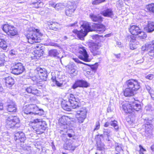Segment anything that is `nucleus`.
<instances>
[{"instance_id": "obj_1", "label": "nucleus", "mask_w": 154, "mask_h": 154, "mask_svg": "<svg viewBox=\"0 0 154 154\" xmlns=\"http://www.w3.org/2000/svg\"><path fill=\"white\" fill-rule=\"evenodd\" d=\"M81 26L82 28L81 30L76 31L78 37L81 40L84 39V37L89 32L95 31L99 33H101L106 29V26L103 24H93L91 26L90 23L86 22H84Z\"/></svg>"}, {"instance_id": "obj_2", "label": "nucleus", "mask_w": 154, "mask_h": 154, "mask_svg": "<svg viewBox=\"0 0 154 154\" xmlns=\"http://www.w3.org/2000/svg\"><path fill=\"white\" fill-rule=\"evenodd\" d=\"M44 111L43 109H39L35 104H30L24 106L23 108L22 113L31 118L33 116L43 114Z\"/></svg>"}, {"instance_id": "obj_3", "label": "nucleus", "mask_w": 154, "mask_h": 154, "mask_svg": "<svg viewBox=\"0 0 154 154\" xmlns=\"http://www.w3.org/2000/svg\"><path fill=\"white\" fill-rule=\"evenodd\" d=\"M80 100L78 97H75L73 94H71L69 99V102L64 101L61 103L62 108L65 110L69 111L71 108L75 109L79 107V102Z\"/></svg>"}, {"instance_id": "obj_4", "label": "nucleus", "mask_w": 154, "mask_h": 154, "mask_svg": "<svg viewBox=\"0 0 154 154\" xmlns=\"http://www.w3.org/2000/svg\"><path fill=\"white\" fill-rule=\"evenodd\" d=\"M29 125L32 126L34 131L38 134H41L47 128L46 122L42 121V119H36L30 121Z\"/></svg>"}, {"instance_id": "obj_5", "label": "nucleus", "mask_w": 154, "mask_h": 154, "mask_svg": "<svg viewBox=\"0 0 154 154\" xmlns=\"http://www.w3.org/2000/svg\"><path fill=\"white\" fill-rule=\"evenodd\" d=\"M138 101L133 100V101L129 103L127 102H124L121 103L120 107L124 111L127 113H131L134 112V111H138L141 108L140 104L138 103Z\"/></svg>"}, {"instance_id": "obj_6", "label": "nucleus", "mask_w": 154, "mask_h": 154, "mask_svg": "<svg viewBox=\"0 0 154 154\" xmlns=\"http://www.w3.org/2000/svg\"><path fill=\"white\" fill-rule=\"evenodd\" d=\"M42 34L39 32V30L38 29H35L34 30L31 31L28 33L26 37L28 42L30 44L40 42L41 40V37Z\"/></svg>"}, {"instance_id": "obj_7", "label": "nucleus", "mask_w": 154, "mask_h": 154, "mask_svg": "<svg viewBox=\"0 0 154 154\" xmlns=\"http://www.w3.org/2000/svg\"><path fill=\"white\" fill-rule=\"evenodd\" d=\"M20 125V120L17 116H10L6 120V127L8 129H17Z\"/></svg>"}, {"instance_id": "obj_8", "label": "nucleus", "mask_w": 154, "mask_h": 154, "mask_svg": "<svg viewBox=\"0 0 154 154\" xmlns=\"http://www.w3.org/2000/svg\"><path fill=\"white\" fill-rule=\"evenodd\" d=\"M88 45L90 51L94 56L99 55L101 54V45L100 44L89 42Z\"/></svg>"}, {"instance_id": "obj_9", "label": "nucleus", "mask_w": 154, "mask_h": 154, "mask_svg": "<svg viewBox=\"0 0 154 154\" xmlns=\"http://www.w3.org/2000/svg\"><path fill=\"white\" fill-rule=\"evenodd\" d=\"M11 73L16 75L22 73L25 70V68L23 64L19 62L14 63L11 67Z\"/></svg>"}, {"instance_id": "obj_10", "label": "nucleus", "mask_w": 154, "mask_h": 154, "mask_svg": "<svg viewBox=\"0 0 154 154\" xmlns=\"http://www.w3.org/2000/svg\"><path fill=\"white\" fill-rule=\"evenodd\" d=\"M2 29L8 35L14 36L17 35V33L16 28L13 26L8 24H5L3 25Z\"/></svg>"}, {"instance_id": "obj_11", "label": "nucleus", "mask_w": 154, "mask_h": 154, "mask_svg": "<svg viewBox=\"0 0 154 154\" xmlns=\"http://www.w3.org/2000/svg\"><path fill=\"white\" fill-rule=\"evenodd\" d=\"M126 84L127 87L134 91H137L140 88V83L136 79H130L126 82Z\"/></svg>"}, {"instance_id": "obj_12", "label": "nucleus", "mask_w": 154, "mask_h": 154, "mask_svg": "<svg viewBox=\"0 0 154 154\" xmlns=\"http://www.w3.org/2000/svg\"><path fill=\"white\" fill-rule=\"evenodd\" d=\"M146 122V123L143 125L145 128L144 135L148 138H150L152 136V125L151 124V120H148L147 121V120L146 119L145 122Z\"/></svg>"}, {"instance_id": "obj_13", "label": "nucleus", "mask_w": 154, "mask_h": 154, "mask_svg": "<svg viewBox=\"0 0 154 154\" xmlns=\"http://www.w3.org/2000/svg\"><path fill=\"white\" fill-rule=\"evenodd\" d=\"M35 72L37 73L40 79L44 81L47 80L48 72L47 70L45 68L37 67L35 71Z\"/></svg>"}, {"instance_id": "obj_14", "label": "nucleus", "mask_w": 154, "mask_h": 154, "mask_svg": "<svg viewBox=\"0 0 154 154\" xmlns=\"http://www.w3.org/2000/svg\"><path fill=\"white\" fill-rule=\"evenodd\" d=\"M77 8L75 2H69L67 4V7L66 11V14L68 16H71Z\"/></svg>"}, {"instance_id": "obj_15", "label": "nucleus", "mask_w": 154, "mask_h": 154, "mask_svg": "<svg viewBox=\"0 0 154 154\" xmlns=\"http://www.w3.org/2000/svg\"><path fill=\"white\" fill-rule=\"evenodd\" d=\"M89 85V84L86 81L83 80H78L72 86V88L75 89L78 87L87 88Z\"/></svg>"}, {"instance_id": "obj_16", "label": "nucleus", "mask_w": 154, "mask_h": 154, "mask_svg": "<svg viewBox=\"0 0 154 154\" xmlns=\"http://www.w3.org/2000/svg\"><path fill=\"white\" fill-rule=\"evenodd\" d=\"M81 49V50H80L79 52L81 55L79 56V58L84 61L90 62L91 60L89 58V56L85 48L84 47H82Z\"/></svg>"}, {"instance_id": "obj_17", "label": "nucleus", "mask_w": 154, "mask_h": 154, "mask_svg": "<svg viewBox=\"0 0 154 154\" xmlns=\"http://www.w3.org/2000/svg\"><path fill=\"white\" fill-rule=\"evenodd\" d=\"M26 91L28 93L32 94L37 96H39L41 92L35 87L30 86L27 87L25 89Z\"/></svg>"}, {"instance_id": "obj_18", "label": "nucleus", "mask_w": 154, "mask_h": 154, "mask_svg": "<svg viewBox=\"0 0 154 154\" xmlns=\"http://www.w3.org/2000/svg\"><path fill=\"white\" fill-rule=\"evenodd\" d=\"M6 109L9 112H15L17 110V107L15 103L11 101L8 102V104L6 106Z\"/></svg>"}, {"instance_id": "obj_19", "label": "nucleus", "mask_w": 154, "mask_h": 154, "mask_svg": "<svg viewBox=\"0 0 154 154\" xmlns=\"http://www.w3.org/2000/svg\"><path fill=\"white\" fill-rule=\"evenodd\" d=\"M67 140L64 144L63 147L65 149L74 151L76 148L75 146L72 144L73 141L70 139Z\"/></svg>"}, {"instance_id": "obj_20", "label": "nucleus", "mask_w": 154, "mask_h": 154, "mask_svg": "<svg viewBox=\"0 0 154 154\" xmlns=\"http://www.w3.org/2000/svg\"><path fill=\"white\" fill-rule=\"evenodd\" d=\"M14 139L15 140H19L21 142H24L26 140L25 134L22 131H19L15 133Z\"/></svg>"}, {"instance_id": "obj_21", "label": "nucleus", "mask_w": 154, "mask_h": 154, "mask_svg": "<svg viewBox=\"0 0 154 154\" xmlns=\"http://www.w3.org/2000/svg\"><path fill=\"white\" fill-rule=\"evenodd\" d=\"M101 14L105 17L112 18L114 15L112 10L111 8H107L100 12Z\"/></svg>"}, {"instance_id": "obj_22", "label": "nucleus", "mask_w": 154, "mask_h": 154, "mask_svg": "<svg viewBox=\"0 0 154 154\" xmlns=\"http://www.w3.org/2000/svg\"><path fill=\"white\" fill-rule=\"evenodd\" d=\"M129 30L132 35H137L140 32L141 29L137 26L133 25L130 26Z\"/></svg>"}, {"instance_id": "obj_23", "label": "nucleus", "mask_w": 154, "mask_h": 154, "mask_svg": "<svg viewBox=\"0 0 154 154\" xmlns=\"http://www.w3.org/2000/svg\"><path fill=\"white\" fill-rule=\"evenodd\" d=\"M5 84L7 87L11 88L14 84V79L11 76H8L5 78Z\"/></svg>"}, {"instance_id": "obj_24", "label": "nucleus", "mask_w": 154, "mask_h": 154, "mask_svg": "<svg viewBox=\"0 0 154 154\" xmlns=\"http://www.w3.org/2000/svg\"><path fill=\"white\" fill-rule=\"evenodd\" d=\"M89 17L91 20L94 22L100 23L103 21V17L99 15L91 14H90Z\"/></svg>"}, {"instance_id": "obj_25", "label": "nucleus", "mask_w": 154, "mask_h": 154, "mask_svg": "<svg viewBox=\"0 0 154 154\" xmlns=\"http://www.w3.org/2000/svg\"><path fill=\"white\" fill-rule=\"evenodd\" d=\"M68 119V118L67 116H62L59 120L60 125L61 126H63L64 128H67V121Z\"/></svg>"}, {"instance_id": "obj_26", "label": "nucleus", "mask_w": 154, "mask_h": 154, "mask_svg": "<svg viewBox=\"0 0 154 154\" xmlns=\"http://www.w3.org/2000/svg\"><path fill=\"white\" fill-rule=\"evenodd\" d=\"M48 24L50 29L54 30L57 31L60 28L59 24L56 22H48Z\"/></svg>"}, {"instance_id": "obj_27", "label": "nucleus", "mask_w": 154, "mask_h": 154, "mask_svg": "<svg viewBox=\"0 0 154 154\" xmlns=\"http://www.w3.org/2000/svg\"><path fill=\"white\" fill-rule=\"evenodd\" d=\"M110 125L111 126L114 127L115 130H118L119 129V126L117 121L115 120L111 121L109 122H106L104 125V126L105 127H109Z\"/></svg>"}, {"instance_id": "obj_28", "label": "nucleus", "mask_w": 154, "mask_h": 154, "mask_svg": "<svg viewBox=\"0 0 154 154\" xmlns=\"http://www.w3.org/2000/svg\"><path fill=\"white\" fill-rule=\"evenodd\" d=\"M87 113L86 108L83 107L81 108L79 110L77 111L76 115L86 118Z\"/></svg>"}, {"instance_id": "obj_29", "label": "nucleus", "mask_w": 154, "mask_h": 154, "mask_svg": "<svg viewBox=\"0 0 154 154\" xmlns=\"http://www.w3.org/2000/svg\"><path fill=\"white\" fill-rule=\"evenodd\" d=\"M134 91L127 87L124 91V95L125 97L131 96L134 95Z\"/></svg>"}, {"instance_id": "obj_30", "label": "nucleus", "mask_w": 154, "mask_h": 154, "mask_svg": "<svg viewBox=\"0 0 154 154\" xmlns=\"http://www.w3.org/2000/svg\"><path fill=\"white\" fill-rule=\"evenodd\" d=\"M31 5L33 7L38 8L42 7L43 5V3L40 0H37L35 2H32Z\"/></svg>"}, {"instance_id": "obj_31", "label": "nucleus", "mask_w": 154, "mask_h": 154, "mask_svg": "<svg viewBox=\"0 0 154 154\" xmlns=\"http://www.w3.org/2000/svg\"><path fill=\"white\" fill-rule=\"evenodd\" d=\"M146 30L148 32H151L154 31V23L149 22L148 23L146 27Z\"/></svg>"}, {"instance_id": "obj_32", "label": "nucleus", "mask_w": 154, "mask_h": 154, "mask_svg": "<svg viewBox=\"0 0 154 154\" xmlns=\"http://www.w3.org/2000/svg\"><path fill=\"white\" fill-rule=\"evenodd\" d=\"M7 47L8 46L5 40L0 38V48L4 50H6Z\"/></svg>"}, {"instance_id": "obj_33", "label": "nucleus", "mask_w": 154, "mask_h": 154, "mask_svg": "<svg viewBox=\"0 0 154 154\" xmlns=\"http://www.w3.org/2000/svg\"><path fill=\"white\" fill-rule=\"evenodd\" d=\"M59 54V51L56 49L51 50L49 51V55L51 57H57Z\"/></svg>"}, {"instance_id": "obj_34", "label": "nucleus", "mask_w": 154, "mask_h": 154, "mask_svg": "<svg viewBox=\"0 0 154 154\" xmlns=\"http://www.w3.org/2000/svg\"><path fill=\"white\" fill-rule=\"evenodd\" d=\"M43 51L42 50H35L34 51L35 55L34 57H35L36 59H38L42 55Z\"/></svg>"}, {"instance_id": "obj_35", "label": "nucleus", "mask_w": 154, "mask_h": 154, "mask_svg": "<svg viewBox=\"0 0 154 154\" xmlns=\"http://www.w3.org/2000/svg\"><path fill=\"white\" fill-rule=\"evenodd\" d=\"M110 131L109 129H104L103 131V134H101L100 135V137H110Z\"/></svg>"}, {"instance_id": "obj_36", "label": "nucleus", "mask_w": 154, "mask_h": 154, "mask_svg": "<svg viewBox=\"0 0 154 154\" xmlns=\"http://www.w3.org/2000/svg\"><path fill=\"white\" fill-rule=\"evenodd\" d=\"M5 56L4 54L0 53V67L4 66Z\"/></svg>"}, {"instance_id": "obj_37", "label": "nucleus", "mask_w": 154, "mask_h": 154, "mask_svg": "<svg viewBox=\"0 0 154 154\" xmlns=\"http://www.w3.org/2000/svg\"><path fill=\"white\" fill-rule=\"evenodd\" d=\"M69 72L71 74L74 73L75 71L74 66L72 64H69L67 66Z\"/></svg>"}, {"instance_id": "obj_38", "label": "nucleus", "mask_w": 154, "mask_h": 154, "mask_svg": "<svg viewBox=\"0 0 154 154\" xmlns=\"http://www.w3.org/2000/svg\"><path fill=\"white\" fill-rule=\"evenodd\" d=\"M146 7L148 11L154 13V3L149 4Z\"/></svg>"}, {"instance_id": "obj_39", "label": "nucleus", "mask_w": 154, "mask_h": 154, "mask_svg": "<svg viewBox=\"0 0 154 154\" xmlns=\"http://www.w3.org/2000/svg\"><path fill=\"white\" fill-rule=\"evenodd\" d=\"M138 37L141 39H145L147 35L141 29V31L137 34Z\"/></svg>"}, {"instance_id": "obj_40", "label": "nucleus", "mask_w": 154, "mask_h": 154, "mask_svg": "<svg viewBox=\"0 0 154 154\" xmlns=\"http://www.w3.org/2000/svg\"><path fill=\"white\" fill-rule=\"evenodd\" d=\"M147 50L153 51L154 49V42H152L149 44H147Z\"/></svg>"}, {"instance_id": "obj_41", "label": "nucleus", "mask_w": 154, "mask_h": 154, "mask_svg": "<svg viewBox=\"0 0 154 154\" xmlns=\"http://www.w3.org/2000/svg\"><path fill=\"white\" fill-rule=\"evenodd\" d=\"M64 3H59L56 4L55 5V8L57 10H59L61 8H63L65 6L64 5Z\"/></svg>"}, {"instance_id": "obj_42", "label": "nucleus", "mask_w": 154, "mask_h": 154, "mask_svg": "<svg viewBox=\"0 0 154 154\" xmlns=\"http://www.w3.org/2000/svg\"><path fill=\"white\" fill-rule=\"evenodd\" d=\"M128 39L129 41H130L131 43H134L136 41L135 37L133 35H129L128 37Z\"/></svg>"}, {"instance_id": "obj_43", "label": "nucleus", "mask_w": 154, "mask_h": 154, "mask_svg": "<svg viewBox=\"0 0 154 154\" xmlns=\"http://www.w3.org/2000/svg\"><path fill=\"white\" fill-rule=\"evenodd\" d=\"M76 117L77 120L79 122V123H82L83 122L85 119V117H84L83 116H79L76 115Z\"/></svg>"}, {"instance_id": "obj_44", "label": "nucleus", "mask_w": 154, "mask_h": 154, "mask_svg": "<svg viewBox=\"0 0 154 154\" xmlns=\"http://www.w3.org/2000/svg\"><path fill=\"white\" fill-rule=\"evenodd\" d=\"M2 137L3 140L5 141L8 140L9 136L7 133L6 132H4L2 134Z\"/></svg>"}, {"instance_id": "obj_45", "label": "nucleus", "mask_w": 154, "mask_h": 154, "mask_svg": "<svg viewBox=\"0 0 154 154\" xmlns=\"http://www.w3.org/2000/svg\"><path fill=\"white\" fill-rule=\"evenodd\" d=\"M105 1V0H94L92 2V4L93 5H97Z\"/></svg>"}, {"instance_id": "obj_46", "label": "nucleus", "mask_w": 154, "mask_h": 154, "mask_svg": "<svg viewBox=\"0 0 154 154\" xmlns=\"http://www.w3.org/2000/svg\"><path fill=\"white\" fill-rule=\"evenodd\" d=\"M140 149L139 150V154H144V152L146 151V150L142 146L140 145L139 146Z\"/></svg>"}, {"instance_id": "obj_47", "label": "nucleus", "mask_w": 154, "mask_h": 154, "mask_svg": "<svg viewBox=\"0 0 154 154\" xmlns=\"http://www.w3.org/2000/svg\"><path fill=\"white\" fill-rule=\"evenodd\" d=\"M104 144L103 143L99 144L97 143V149L99 150H102L104 148Z\"/></svg>"}, {"instance_id": "obj_48", "label": "nucleus", "mask_w": 154, "mask_h": 154, "mask_svg": "<svg viewBox=\"0 0 154 154\" xmlns=\"http://www.w3.org/2000/svg\"><path fill=\"white\" fill-rule=\"evenodd\" d=\"M100 122L99 121H97L96 122L95 128L94 129V131H95L98 130L100 128Z\"/></svg>"}, {"instance_id": "obj_49", "label": "nucleus", "mask_w": 154, "mask_h": 154, "mask_svg": "<svg viewBox=\"0 0 154 154\" xmlns=\"http://www.w3.org/2000/svg\"><path fill=\"white\" fill-rule=\"evenodd\" d=\"M72 59L76 63H80L84 65H89L88 64L85 63H83L82 61H80L78 58H72Z\"/></svg>"}, {"instance_id": "obj_50", "label": "nucleus", "mask_w": 154, "mask_h": 154, "mask_svg": "<svg viewBox=\"0 0 154 154\" xmlns=\"http://www.w3.org/2000/svg\"><path fill=\"white\" fill-rule=\"evenodd\" d=\"M34 47L35 48L37 49V50H42V49H41L42 46H41V45H40V44H38L34 45Z\"/></svg>"}, {"instance_id": "obj_51", "label": "nucleus", "mask_w": 154, "mask_h": 154, "mask_svg": "<svg viewBox=\"0 0 154 154\" xmlns=\"http://www.w3.org/2000/svg\"><path fill=\"white\" fill-rule=\"evenodd\" d=\"M30 100L31 102L34 103H37L38 100L35 97H33L30 98Z\"/></svg>"}, {"instance_id": "obj_52", "label": "nucleus", "mask_w": 154, "mask_h": 154, "mask_svg": "<svg viewBox=\"0 0 154 154\" xmlns=\"http://www.w3.org/2000/svg\"><path fill=\"white\" fill-rule=\"evenodd\" d=\"M146 90L150 94L152 92H154L151 87L148 85H146Z\"/></svg>"}, {"instance_id": "obj_53", "label": "nucleus", "mask_w": 154, "mask_h": 154, "mask_svg": "<svg viewBox=\"0 0 154 154\" xmlns=\"http://www.w3.org/2000/svg\"><path fill=\"white\" fill-rule=\"evenodd\" d=\"M116 150L117 152L119 153H120L121 151H123L121 147L119 145H117L116 146Z\"/></svg>"}, {"instance_id": "obj_54", "label": "nucleus", "mask_w": 154, "mask_h": 154, "mask_svg": "<svg viewBox=\"0 0 154 154\" xmlns=\"http://www.w3.org/2000/svg\"><path fill=\"white\" fill-rule=\"evenodd\" d=\"M130 48L131 49L133 50L137 48L136 45L135 44H131L130 45Z\"/></svg>"}, {"instance_id": "obj_55", "label": "nucleus", "mask_w": 154, "mask_h": 154, "mask_svg": "<svg viewBox=\"0 0 154 154\" xmlns=\"http://www.w3.org/2000/svg\"><path fill=\"white\" fill-rule=\"evenodd\" d=\"M146 78L148 79L152 80L154 78V75L152 74L148 75L146 77Z\"/></svg>"}, {"instance_id": "obj_56", "label": "nucleus", "mask_w": 154, "mask_h": 154, "mask_svg": "<svg viewBox=\"0 0 154 154\" xmlns=\"http://www.w3.org/2000/svg\"><path fill=\"white\" fill-rule=\"evenodd\" d=\"M148 54L150 56L154 57V51H150L148 52Z\"/></svg>"}, {"instance_id": "obj_57", "label": "nucleus", "mask_w": 154, "mask_h": 154, "mask_svg": "<svg viewBox=\"0 0 154 154\" xmlns=\"http://www.w3.org/2000/svg\"><path fill=\"white\" fill-rule=\"evenodd\" d=\"M91 68L93 71H95L97 69V66L96 65H92L91 66Z\"/></svg>"}, {"instance_id": "obj_58", "label": "nucleus", "mask_w": 154, "mask_h": 154, "mask_svg": "<svg viewBox=\"0 0 154 154\" xmlns=\"http://www.w3.org/2000/svg\"><path fill=\"white\" fill-rule=\"evenodd\" d=\"M55 84L58 87H61L62 86L63 84L60 83L58 81L56 80L55 82Z\"/></svg>"}, {"instance_id": "obj_59", "label": "nucleus", "mask_w": 154, "mask_h": 154, "mask_svg": "<svg viewBox=\"0 0 154 154\" xmlns=\"http://www.w3.org/2000/svg\"><path fill=\"white\" fill-rule=\"evenodd\" d=\"M77 22H75L74 23L70 24L69 26H74L75 27L77 26Z\"/></svg>"}, {"instance_id": "obj_60", "label": "nucleus", "mask_w": 154, "mask_h": 154, "mask_svg": "<svg viewBox=\"0 0 154 154\" xmlns=\"http://www.w3.org/2000/svg\"><path fill=\"white\" fill-rule=\"evenodd\" d=\"M16 52L14 50H11L9 53L10 54L11 56H13L15 54Z\"/></svg>"}, {"instance_id": "obj_61", "label": "nucleus", "mask_w": 154, "mask_h": 154, "mask_svg": "<svg viewBox=\"0 0 154 154\" xmlns=\"http://www.w3.org/2000/svg\"><path fill=\"white\" fill-rule=\"evenodd\" d=\"M143 61H144V60L143 59H141L140 60H137L136 62V64H138L141 63L143 62Z\"/></svg>"}, {"instance_id": "obj_62", "label": "nucleus", "mask_w": 154, "mask_h": 154, "mask_svg": "<svg viewBox=\"0 0 154 154\" xmlns=\"http://www.w3.org/2000/svg\"><path fill=\"white\" fill-rule=\"evenodd\" d=\"M49 4L50 5L55 8V5H56L55 3L54 2H51L49 3Z\"/></svg>"}, {"instance_id": "obj_63", "label": "nucleus", "mask_w": 154, "mask_h": 154, "mask_svg": "<svg viewBox=\"0 0 154 154\" xmlns=\"http://www.w3.org/2000/svg\"><path fill=\"white\" fill-rule=\"evenodd\" d=\"M147 44L145 46H143L142 48V49L143 51H145L146 50H147Z\"/></svg>"}, {"instance_id": "obj_64", "label": "nucleus", "mask_w": 154, "mask_h": 154, "mask_svg": "<svg viewBox=\"0 0 154 154\" xmlns=\"http://www.w3.org/2000/svg\"><path fill=\"white\" fill-rule=\"evenodd\" d=\"M150 149L152 151V152L154 154V144H152L151 147H150Z\"/></svg>"}]
</instances>
